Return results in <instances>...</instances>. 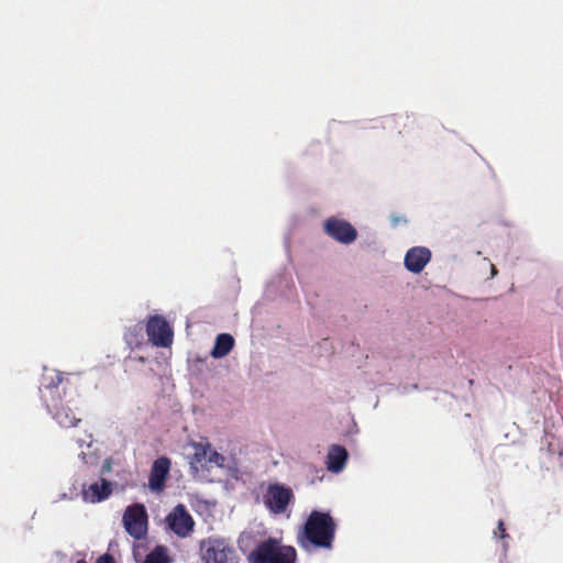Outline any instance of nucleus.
I'll use <instances>...</instances> for the list:
<instances>
[{
    "mask_svg": "<svg viewBox=\"0 0 563 563\" xmlns=\"http://www.w3.org/2000/svg\"><path fill=\"white\" fill-rule=\"evenodd\" d=\"M43 401L47 410L52 413L54 420L63 428H73L80 422V418H77L74 410L60 402L59 398H53L49 400L46 394L43 395Z\"/></svg>",
    "mask_w": 563,
    "mask_h": 563,
    "instance_id": "obj_8",
    "label": "nucleus"
},
{
    "mask_svg": "<svg viewBox=\"0 0 563 563\" xmlns=\"http://www.w3.org/2000/svg\"><path fill=\"white\" fill-rule=\"evenodd\" d=\"M234 346V339L231 334L221 333L216 338L214 346L211 351V355L214 358H221L228 355Z\"/></svg>",
    "mask_w": 563,
    "mask_h": 563,
    "instance_id": "obj_15",
    "label": "nucleus"
},
{
    "mask_svg": "<svg viewBox=\"0 0 563 563\" xmlns=\"http://www.w3.org/2000/svg\"><path fill=\"white\" fill-rule=\"evenodd\" d=\"M249 563H296L297 551L294 547L283 545L274 538L261 541L247 555Z\"/></svg>",
    "mask_w": 563,
    "mask_h": 563,
    "instance_id": "obj_2",
    "label": "nucleus"
},
{
    "mask_svg": "<svg viewBox=\"0 0 563 563\" xmlns=\"http://www.w3.org/2000/svg\"><path fill=\"white\" fill-rule=\"evenodd\" d=\"M323 231L332 240L345 245L357 239L356 229L346 220L336 217H330L323 222Z\"/></svg>",
    "mask_w": 563,
    "mask_h": 563,
    "instance_id": "obj_5",
    "label": "nucleus"
},
{
    "mask_svg": "<svg viewBox=\"0 0 563 563\" xmlns=\"http://www.w3.org/2000/svg\"><path fill=\"white\" fill-rule=\"evenodd\" d=\"M400 220H401L400 218L394 217V218L391 219V223H393V225H397V224H399Z\"/></svg>",
    "mask_w": 563,
    "mask_h": 563,
    "instance_id": "obj_22",
    "label": "nucleus"
},
{
    "mask_svg": "<svg viewBox=\"0 0 563 563\" xmlns=\"http://www.w3.org/2000/svg\"><path fill=\"white\" fill-rule=\"evenodd\" d=\"M65 380H68V378L59 371L52 369L45 372L40 387L41 397L43 398V395L46 394L51 401L53 398H59L58 388Z\"/></svg>",
    "mask_w": 563,
    "mask_h": 563,
    "instance_id": "obj_13",
    "label": "nucleus"
},
{
    "mask_svg": "<svg viewBox=\"0 0 563 563\" xmlns=\"http://www.w3.org/2000/svg\"><path fill=\"white\" fill-rule=\"evenodd\" d=\"M495 537L499 539H505L508 537L505 528V523L503 520L498 521L497 529L494 531Z\"/></svg>",
    "mask_w": 563,
    "mask_h": 563,
    "instance_id": "obj_19",
    "label": "nucleus"
},
{
    "mask_svg": "<svg viewBox=\"0 0 563 563\" xmlns=\"http://www.w3.org/2000/svg\"><path fill=\"white\" fill-rule=\"evenodd\" d=\"M210 446H211L210 443H206V444L197 443V444H195V453H194V455L191 457V463L192 464H198L202 468H205L206 464L208 463L207 460H208V454L210 452Z\"/></svg>",
    "mask_w": 563,
    "mask_h": 563,
    "instance_id": "obj_16",
    "label": "nucleus"
},
{
    "mask_svg": "<svg viewBox=\"0 0 563 563\" xmlns=\"http://www.w3.org/2000/svg\"><path fill=\"white\" fill-rule=\"evenodd\" d=\"M169 470L170 460L168 457L162 456L154 461L148 476L151 490L159 493L164 489Z\"/></svg>",
    "mask_w": 563,
    "mask_h": 563,
    "instance_id": "obj_10",
    "label": "nucleus"
},
{
    "mask_svg": "<svg viewBox=\"0 0 563 563\" xmlns=\"http://www.w3.org/2000/svg\"><path fill=\"white\" fill-rule=\"evenodd\" d=\"M431 260V251L424 246H415L407 251L405 256V267L415 274L423 271Z\"/></svg>",
    "mask_w": 563,
    "mask_h": 563,
    "instance_id": "obj_12",
    "label": "nucleus"
},
{
    "mask_svg": "<svg viewBox=\"0 0 563 563\" xmlns=\"http://www.w3.org/2000/svg\"><path fill=\"white\" fill-rule=\"evenodd\" d=\"M207 464H206V467L205 468H211L213 466H217V467H222L224 465V462H225V457L220 454L219 452L212 450V448L210 446V452L208 454V460H207Z\"/></svg>",
    "mask_w": 563,
    "mask_h": 563,
    "instance_id": "obj_18",
    "label": "nucleus"
},
{
    "mask_svg": "<svg viewBox=\"0 0 563 563\" xmlns=\"http://www.w3.org/2000/svg\"><path fill=\"white\" fill-rule=\"evenodd\" d=\"M328 470L334 473H338L343 470L346 460H347V451L344 446L341 445H332L328 453Z\"/></svg>",
    "mask_w": 563,
    "mask_h": 563,
    "instance_id": "obj_14",
    "label": "nucleus"
},
{
    "mask_svg": "<svg viewBox=\"0 0 563 563\" xmlns=\"http://www.w3.org/2000/svg\"><path fill=\"white\" fill-rule=\"evenodd\" d=\"M166 548L157 545L152 552H150L143 563H169Z\"/></svg>",
    "mask_w": 563,
    "mask_h": 563,
    "instance_id": "obj_17",
    "label": "nucleus"
},
{
    "mask_svg": "<svg viewBox=\"0 0 563 563\" xmlns=\"http://www.w3.org/2000/svg\"><path fill=\"white\" fill-rule=\"evenodd\" d=\"M96 563H115V560L111 554L104 553L97 559Z\"/></svg>",
    "mask_w": 563,
    "mask_h": 563,
    "instance_id": "obj_20",
    "label": "nucleus"
},
{
    "mask_svg": "<svg viewBox=\"0 0 563 563\" xmlns=\"http://www.w3.org/2000/svg\"><path fill=\"white\" fill-rule=\"evenodd\" d=\"M169 529L179 537H187L194 529V520L184 505H177L166 518Z\"/></svg>",
    "mask_w": 563,
    "mask_h": 563,
    "instance_id": "obj_9",
    "label": "nucleus"
},
{
    "mask_svg": "<svg viewBox=\"0 0 563 563\" xmlns=\"http://www.w3.org/2000/svg\"><path fill=\"white\" fill-rule=\"evenodd\" d=\"M76 563H87L85 560H78Z\"/></svg>",
    "mask_w": 563,
    "mask_h": 563,
    "instance_id": "obj_23",
    "label": "nucleus"
},
{
    "mask_svg": "<svg viewBox=\"0 0 563 563\" xmlns=\"http://www.w3.org/2000/svg\"><path fill=\"white\" fill-rule=\"evenodd\" d=\"M142 327L141 325H135L132 330H130V333H135V335L140 334L142 332Z\"/></svg>",
    "mask_w": 563,
    "mask_h": 563,
    "instance_id": "obj_21",
    "label": "nucleus"
},
{
    "mask_svg": "<svg viewBox=\"0 0 563 563\" xmlns=\"http://www.w3.org/2000/svg\"><path fill=\"white\" fill-rule=\"evenodd\" d=\"M148 340L155 346L168 347L173 343V329L162 316H151L146 323Z\"/></svg>",
    "mask_w": 563,
    "mask_h": 563,
    "instance_id": "obj_6",
    "label": "nucleus"
},
{
    "mask_svg": "<svg viewBox=\"0 0 563 563\" xmlns=\"http://www.w3.org/2000/svg\"><path fill=\"white\" fill-rule=\"evenodd\" d=\"M112 494L111 482L101 478L98 483H92L89 486H82L81 498L85 503L97 504L106 500Z\"/></svg>",
    "mask_w": 563,
    "mask_h": 563,
    "instance_id": "obj_11",
    "label": "nucleus"
},
{
    "mask_svg": "<svg viewBox=\"0 0 563 563\" xmlns=\"http://www.w3.org/2000/svg\"><path fill=\"white\" fill-rule=\"evenodd\" d=\"M336 525L328 512L312 510L306 520L302 532L298 534L299 544L308 549H331L335 536Z\"/></svg>",
    "mask_w": 563,
    "mask_h": 563,
    "instance_id": "obj_1",
    "label": "nucleus"
},
{
    "mask_svg": "<svg viewBox=\"0 0 563 563\" xmlns=\"http://www.w3.org/2000/svg\"><path fill=\"white\" fill-rule=\"evenodd\" d=\"M201 550L205 563H239L234 548L224 539L203 540Z\"/></svg>",
    "mask_w": 563,
    "mask_h": 563,
    "instance_id": "obj_3",
    "label": "nucleus"
},
{
    "mask_svg": "<svg viewBox=\"0 0 563 563\" xmlns=\"http://www.w3.org/2000/svg\"><path fill=\"white\" fill-rule=\"evenodd\" d=\"M295 496L292 489L283 484H269L264 495V504L266 508L275 514H284Z\"/></svg>",
    "mask_w": 563,
    "mask_h": 563,
    "instance_id": "obj_4",
    "label": "nucleus"
},
{
    "mask_svg": "<svg viewBox=\"0 0 563 563\" xmlns=\"http://www.w3.org/2000/svg\"><path fill=\"white\" fill-rule=\"evenodd\" d=\"M126 532L134 539H141L146 533V511L143 505L126 508L123 515Z\"/></svg>",
    "mask_w": 563,
    "mask_h": 563,
    "instance_id": "obj_7",
    "label": "nucleus"
}]
</instances>
